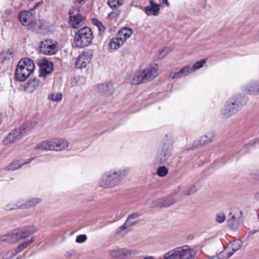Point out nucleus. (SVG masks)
I'll use <instances>...</instances> for the list:
<instances>
[{
	"instance_id": "obj_53",
	"label": "nucleus",
	"mask_w": 259,
	"mask_h": 259,
	"mask_svg": "<svg viewBox=\"0 0 259 259\" xmlns=\"http://www.w3.org/2000/svg\"><path fill=\"white\" fill-rule=\"evenodd\" d=\"M256 175L257 177H259V171L256 172Z\"/></svg>"
},
{
	"instance_id": "obj_6",
	"label": "nucleus",
	"mask_w": 259,
	"mask_h": 259,
	"mask_svg": "<svg viewBox=\"0 0 259 259\" xmlns=\"http://www.w3.org/2000/svg\"><path fill=\"white\" fill-rule=\"evenodd\" d=\"M93 39L91 29L87 27L78 30L74 37V44L76 47L84 48L89 46Z\"/></svg>"
},
{
	"instance_id": "obj_27",
	"label": "nucleus",
	"mask_w": 259,
	"mask_h": 259,
	"mask_svg": "<svg viewBox=\"0 0 259 259\" xmlns=\"http://www.w3.org/2000/svg\"><path fill=\"white\" fill-rule=\"evenodd\" d=\"M132 34V30L127 27L121 29L117 34L119 38H121L124 43Z\"/></svg>"
},
{
	"instance_id": "obj_22",
	"label": "nucleus",
	"mask_w": 259,
	"mask_h": 259,
	"mask_svg": "<svg viewBox=\"0 0 259 259\" xmlns=\"http://www.w3.org/2000/svg\"><path fill=\"white\" fill-rule=\"evenodd\" d=\"M150 6L146 7L144 9L145 13L148 16L153 15L156 16L159 12V5L155 4L153 1H150Z\"/></svg>"
},
{
	"instance_id": "obj_11",
	"label": "nucleus",
	"mask_w": 259,
	"mask_h": 259,
	"mask_svg": "<svg viewBox=\"0 0 259 259\" xmlns=\"http://www.w3.org/2000/svg\"><path fill=\"white\" fill-rule=\"evenodd\" d=\"M93 57V51L90 49L84 50L77 58L75 66L76 68L82 69L87 66Z\"/></svg>"
},
{
	"instance_id": "obj_46",
	"label": "nucleus",
	"mask_w": 259,
	"mask_h": 259,
	"mask_svg": "<svg viewBox=\"0 0 259 259\" xmlns=\"http://www.w3.org/2000/svg\"><path fill=\"white\" fill-rule=\"evenodd\" d=\"M160 2L165 4L167 7L169 6V4L167 0H160Z\"/></svg>"
},
{
	"instance_id": "obj_35",
	"label": "nucleus",
	"mask_w": 259,
	"mask_h": 259,
	"mask_svg": "<svg viewBox=\"0 0 259 259\" xmlns=\"http://www.w3.org/2000/svg\"><path fill=\"white\" fill-rule=\"evenodd\" d=\"M206 62L205 59H202L200 61H198L194 64L192 66H190L192 72H194L196 70L198 69L204 65Z\"/></svg>"
},
{
	"instance_id": "obj_16",
	"label": "nucleus",
	"mask_w": 259,
	"mask_h": 259,
	"mask_svg": "<svg viewBox=\"0 0 259 259\" xmlns=\"http://www.w3.org/2000/svg\"><path fill=\"white\" fill-rule=\"evenodd\" d=\"M23 136L19 127L15 128L3 140V143L6 145L21 140Z\"/></svg>"
},
{
	"instance_id": "obj_55",
	"label": "nucleus",
	"mask_w": 259,
	"mask_h": 259,
	"mask_svg": "<svg viewBox=\"0 0 259 259\" xmlns=\"http://www.w3.org/2000/svg\"><path fill=\"white\" fill-rule=\"evenodd\" d=\"M112 13H111L109 15V17H111V15H112Z\"/></svg>"
},
{
	"instance_id": "obj_33",
	"label": "nucleus",
	"mask_w": 259,
	"mask_h": 259,
	"mask_svg": "<svg viewBox=\"0 0 259 259\" xmlns=\"http://www.w3.org/2000/svg\"><path fill=\"white\" fill-rule=\"evenodd\" d=\"M108 5L112 9H115L123 5V0H108Z\"/></svg>"
},
{
	"instance_id": "obj_58",
	"label": "nucleus",
	"mask_w": 259,
	"mask_h": 259,
	"mask_svg": "<svg viewBox=\"0 0 259 259\" xmlns=\"http://www.w3.org/2000/svg\"><path fill=\"white\" fill-rule=\"evenodd\" d=\"M2 259H10V258L7 257V258H2Z\"/></svg>"
},
{
	"instance_id": "obj_40",
	"label": "nucleus",
	"mask_w": 259,
	"mask_h": 259,
	"mask_svg": "<svg viewBox=\"0 0 259 259\" xmlns=\"http://www.w3.org/2000/svg\"><path fill=\"white\" fill-rule=\"evenodd\" d=\"M225 215L223 213H218L216 215L215 220L219 223H222L225 220Z\"/></svg>"
},
{
	"instance_id": "obj_57",
	"label": "nucleus",
	"mask_w": 259,
	"mask_h": 259,
	"mask_svg": "<svg viewBox=\"0 0 259 259\" xmlns=\"http://www.w3.org/2000/svg\"><path fill=\"white\" fill-rule=\"evenodd\" d=\"M130 229H128V230H127V231H126V233L128 232H130Z\"/></svg>"
},
{
	"instance_id": "obj_52",
	"label": "nucleus",
	"mask_w": 259,
	"mask_h": 259,
	"mask_svg": "<svg viewBox=\"0 0 259 259\" xmlns=\"http://www.w3.org/2000/svg\"><path fill=\"white\" fill-rule=\"evenodd\" d=\"M78 3H81L83 0H76Z\"/></svg>"
},
{
	"instance_id": "obj_2",
	"label": "nucleus",
	"mask_w": 259,
	"mask_h": 259,
	"mask_svg": "<svg viewBox=\"0 0 259 259\" xmlns=\"http://www.w3.org/2000/svg\"><path fill=\"white\" fill-rule=\"evenodd\" d=\"M125 176V172L123 169H111L102 175L99 181V185L105 188H114L118 185Z\"/></svg>"
},
{
	"instance_id": "obj_32",
	"label": "nucleus",
	"mask_w": 259,
	"mask_h": 259,
	"mask_svg": "<svg viewBox=\"0 0 259 259\" xmlns=\"http://www.w3.org/2000/svg\"><path fill=\"white\" fill-rule=\"evenodd\" d=\"M1 240L3 242L13 243L18 241L16 236L15 235L14 231L9 234L5 235L1 237Z\"/></svg>"
},
{
	"instance_id": "obj_45",
	"label": "nucleus",
	"mask_w": 259,
	"mask_h": 259,
	"mask_svg": "<svg viewBox=\"0 0 259 259\" xmlns=\"http://www.w3.org/2000/svg\"><path fill=\"white\" fill-rule=\"evenodd\" d=\"M34 159V158H29L27 159V160L25 162H22V163H24V165L28 164L30 163Z\"/></svg>"
},
{
	"instance_id": "obj_12",
	"label": "nucleus",
	"mask_w": 259,
	"mask_h": 259,
	"mask_svg": "<svg viewBox=\"0 0 259 259\" xmlns=\"http://www.w3.org/2000/svg\"><path fill=\"white\" fill-rule=\"evenodd\" d=\"M41 53L46 55H53L58 50L57 45L51 39L42 41L39 46Z\"/></svg>"
},
{
	"instance_id": "obj_19",
	"label": "nucleus",
	"mask_w": 259,
	"mask_h": 259,
	"mask_svg": "<svg viewBox=\"0 0 259 259\" xmlns=\"http://www.w3.org/2000/svg\"><path fill=\"white\" fill-rule=\"evenodd\" d=\"M37 123L36 121H29L25 123L21 124L19 127V129L24 136L29 134L32 130L36 127Z\"/></svg>"
},
{
	"instance_id": "obj_44",
	"label": "nucleus",
	"mask_w": 259,
	"mask_h": 259,
	"mask_svg": "<svg viewBox=\"0 0 259 259\" xmlns=\"http://www.w3.org/2000/svg\"><path fill=\"white\" fill-rule=\"evenodd\" d=\"M33 241V240L31 239V240L23 242L20 244L22 246L23 249H24V248L29 246Z\"/></svg>"
},
{
	"instance_id": "obj_23",
	"label": "nucleus",
	"mask_w": 259,
	"mask_h": 259,
	"mask_svg": "<svg viewBox=\"0 0 259 259\" xmlns=\"http://www.w3.org/2000/svg\"><path fill=\"white\" fill-rule=\"evenodd\" d=\"M97 91L102 95L108 96L112 94L113 88L111 84H102L97 85Z\"/></svg>"
},
{
	"instance_id": "obj_48",
	"label": "nucleus",
	"mask_w": 259,
	"mask_h": 259,
	"mask_svg": "<svg viewBox=\"0 0 259 259\" xmlns=\"http://www.w3.org/2000/svg\"><path fill=\"white\" fill-rule=\"evenodd\" d=\"M254 197L256 199L259 200V191L255 194Z\"/></svg>"
},
{
	"instance_id": "obj_5",
	"label": "nucleus",
	"mask_w": 259,
	"mask_h": 259,
	"mask_svg": "<svg viewBox=\"0 0 259 259\" xmlns=\"http://www.w3.org/2000/svg\"><path fill=\"white\" fill-rule=\"evenodd\" d=\"M196 252L187 245L172 249L163 255L164 259H193Z\"/></svg>"
},
{
	"instance_id": "obj_28",
	"label": "nucleus",
	"mask_w": 259,
	"mask_h": 259,
	"mask_svg": "<svg viewBox=\"0 0 259 259\" xmlns=\"http://www.w3.org/2000/svg\"><path fill=\"white\" fill-rule=\"evenodd\" d=\"M40 201L41 199L40 198H31L24 203H21L20 208L21 209L31 208L35 206L36 204H38Z\"/></svg>"
},
{
	"instance_id": "obj_24",
	"label": "nucleus",
	"mask_w": 259,
	"mask_h": 259,
	"mask_svg": "<svg viewBox=\"0 0 259 259\" xmlns=\"http://www.w3.org/2000/svg\"><path fill=\"white\" fill-rule=\"evenodd\" d=\"M39 81L36 78H33L30 80L26 84L24 85L25 91L29 93H33L39 86Z\"/></svg>"
},
{
	"instance_id": "obj_41",
	"label": "nucleus",
	"mask_w": 259,
	"mask_h": 259,
	"mask_svg": "<svg viewBox=\"0 0 259 259\" xmlns=\"http://www.w3.org/2000/svg\"><path fill=\"white\" fill-rule=\"evenodd\" d=\"M87 239V237L85 235H79L76 237V242L77 243L84 242Z\"/></svg>"
},
{
	"instance_id": "obj_31",
	"label": "nucleus",
	"mask_w": 259,
	"mask_h": 259,
	"mask_svg": "<svg viewBox=\"0 0 259 259\" xmlns=\"http://www.w3.org/2000/svg\"><path fill=\"white\" fill-rule=\"evenodd\" d=\"M24 163L20 160L14 161L10 163L5 168V169L7 171H14L21 168Z\"/></svg>"
},
{
	"instance_id": "obj_8",
	"label": "nucleus",
	"mask_w": 259,
	"mask_h": 259,
	"mask_svg": "<svg viewBox=\"0 0 259 259\" xmlns=\"http://www.w3.org/2000/svg\"><path fill=\"white\" fill-rule=\"evenodd\" d=\"M243 222V216L241 211L239 210H232L228 215L227 224L229 228L236 231Z\"/></svg>"
},
{
	"instance_id": "obj_30",
	"label": "nucleus",
	"mask_w": 259,
	"mask_h": 259,
	"mask_svg": "<svg viewBox=\"0 0 259 259\" xmlns=\"http://www.w3.org/2000/svg\"><path fill=\"white\" fill-rule=\"evenodd\" d=\"M193 73L190 66H186L182 68L179 72H175L172 79L179 78L183 76H185L188 74Z\"/></svg>"
},
{
	"instance_id": "obj_43",
	"label": "nucleus",
	"mask_w": 259,
	"mask_h": 259,
	"mask_svg": "<svg viewBox=\"0 0 259 259\" xmlns=\"http://www.w3.org/2000/svg\"><path fill=\"white\" fill-rule=\"evenodd\" d=\"M23 250V248H22L21 244H20L16 249L15 252L14 253H12V254L11 255L10 257H12L13 256L16 255L18 253L21 252Z\"/></svg>"
},
{
	"instance_id": "obj_1",
	"label": "nucleus",
	"mask_w": 259,
	"mask_h": 259,
	"mask_svg": "<svg viewBox=\"0 0 259 259\" xmlns=\"http://www.w3.org/2000/svg\"><path fill=\"white\" fill-rule=\"evenodd\" d=\"M245 105L241 95H235L225 102L221 109V115L224 118H229L236 115Z\"/></svg>"
},
{
	"instance_id": "obj_20",
	"label": "nucleus",
	"mask_w": 259,
	"mask_h": 259,
	"mask_svg": "<svg viewBox=\"0 0 259 259\" xmlns=\"http://www.w3.org/2000/svg\"><path fill=\"white\" fill-rule=\"evenodd\" d=\"M242 242L239 240L230 243L227 248L229 249L230 251L226 253L225 256H223V259H228L229 258L235 251L240 248ZM222 255H224V254Z\"/></svg>"
},
{
	"instance_id": "obj_49",
	"label": "nucleus",
	"mask_w": 259,
	"mask_h": 259,
	"mask_svg": "<svg viewBox=\"0 0 259 259\" xmlns=\"http://www.w3.org/2000/svg\"><path fill=\"white\" fill-rule=\"evenodd\" d=\"M143 259H154V257L151 256H148L144 257Z\"/></svg>"
},
{
	"instance_id": "obj_42",
	"label": "nucleus",
	"mask_w": 259,
	"mask_h": 259,
	"mask_svg": "<svg viewBox=\"0 0 259 259\" xmlns=\"http://www.w3.org/2000/svg\"><path fill=\"white\" fill-rule=\"evenodd\" d=\"M96 25L98 27L99 31L100 33L103 32L105 30V27L101 22L97 21L96 22Z\"/></svg>"
},
{
	"instance_id": "obj_39",
	"label": "nucleus",
	"mask_w": 259,
	"mask_h": 259,
	"mask_svg": "<svg viewBox=\"0 0 259 259\" xmlns=\"http://www.w3.org/2000/svg\"><path fill=\"white\" fill-rule=\"evenodd\" d=\"M117 255L120 257H126L132 254V252L128 250H119L117 251Z\"/></svg>"
},
{
	"instance_id": "obj_56",
	"label": "nucleus",
	"mask_w": 259,
	"mask_h": 259,
	"mask_svg": "<svg viewBox=\"0 0 259 259\" xmlns=\"http://www.w3.org/2000/svg\"><path fill=\"white\" fill-rule=\"evenodd\" d=\"M257 36L259 37V30H258V32H257Z\"/></svg>"
},
{
	"instance_id": "obj_10",
	"label": "nucleus",
	"mask_w": 259,
	"mask_h": 259,
	"mask_svg": "<svg viewBox=\"0 0 259 259\" xmlns=\"http://www.w3.org/2000/svg\"><path fill=\"white\" fill-rule=\"evenodd\" d=\"M69 23L74 28H78L84 24L85 17L78 12L77 9L71 7L69 10Z\"/></svg>"
},
{
	"instance_id": "obj_25",
	"label": "nucleus",
	"mask_w": 259,
	"mask_h": 259,
	"mask_svg": "<svg viewBox=\"0 0 259 259\" xmlns=\"http://www.w3.org/2000/svg\"><path fill=\"white\" fill-rule=\"evenodd\" d=\"M131 82L135 85L146 82L143 76V71L136 72L131 77Z\"/></svg>"
},
{
	"instance_id": "obj_3",
	"label": "nucleus",
	"mask_w": 259,
	"mask_h": 259,
	"mask_svg": "<svg viewBox=\"0 0 259 259\" xmlns=\"http://www.w3.org/2000/svg\"><path fill=\"white\" fill-rule=\"evenodd\" d=\"M35 65L29 58H25L20 60L15 70L16 78L20 81L26 80L33 73Z\"/></svg>"
},
{
	"instance_id": "obj_38",
	"label": "nucleus",
	"mask_w": 259,
	"mask_h": 259,
	"mask_svg": "<svg viewBox=\"0 0 259 259\" xmlns=\"http://www.w3.org/2000/svg\"><path fill=\"white\" fill-rule=\"evenodd\" d=\"M197 192V189L195 186L192 185L188 188V191H184L182 193L183 195H191L194 194Z\"/></svg>"
},
{
	"instance_id": "obj_4",
	"label": "nucleus",
	"mask_w": 259,
	"mask_h": 259,
	"mask_svg": "<svg viewBox=\"0 0 259 259\" xmlns=\"http://www.w3.org/2000/svg\"><path fill=\"white\" fill-rule=\"evenodd\" d=\"M68 147V143L64 139L53 138L41 141L35 147V149L45 151H60Z\"/></svg>"
},
{
	"instance_id": "obj_26",
	"label": "nucleus",
	"mask_w": 259,
	"mask_h": 259,
	"mask_svg": "<svg viewBox=\"0 0 259 259\" xmlns=\"http://www.w3.org/2000/svg\"><path fill=\"white\" fill-rule=\"evenodd\" d=\"M124 43L121 38L116 35L111 39L108 44L109 48L112 50H117L119 49Z\"/></svg>"
},
{
	"instance_id": "obj_54",
	"label": "nucleus",
	"mask_w": 259,
	"mask_h": 259,
	"mask_svg": "<svg viewBox=\"0 0 259 259\" xmlns=\"http://www.w3.org/2000/svg\"><path fill=\"white\" fill-rule=\"evenodd\" d=\"M67 256H70L71 255V253L70 254H69L68 253H67V255H66Z\"/></svg>"
},
{
	"instance_id": "obj_15",
	"label": "nucleus",
	"mask_w": 259,
	"mask_h": 259,
	"mask_svg": "<svg viewBox=\"0 0 259 259\" xmlns=\"http://www.w3.org/2000/svg\"><path fill=\"white\" fill-rule=\"evenodd\" d=\"M140 214L137 212H135L130 214L125 223L117 229L116 234H119L123 231L127 229L128 227H132L136 225L138 222L137 219L140 217Z\"/></svg>"
},
{
	"instance_id": "obj_17",
	"label": "nucleus",
	"mask_w": 259,
	"mask_h": 259,
	"mask_svg": "<svg viewBox=\"0 0 259 259\" xmlns=\"http://www.w3.org/2000/svg\"><path fill=\"white\" fill-rule=\"evenodd\" d=\"M143 76L146 82L151 81L158 76L157 68L149 66L144 69L143 70Z\"/></svg>"
},
{
	"instance_id": "obj_14",
	"label": "nucleus",
	"mask_w": 259,
	"mask_h": 259,
	"mask_svg": "<svg viewBox=\"0 0 259 259\" xmlns=\"http://www.w3.org/2000/svg\"><path fill=\"white\" fill-rule=\"evenodd\" d=\"M214 132L210 131L206 133L204 135L201 137L199 140L195 141L191 149L197 148L199 147L203 146L209 144L214 138Z\"/></svg>"
},
{
	"instance_id": "obj_18",
	"label": "nucleus",
	"mask_w": 259,
	"mask_h": 259,
	"mask_svg": "<svg viewBox=\"0 0 259 259\" xmlns=\"http://www.w3.org/2000/svg\"><path fill=\"white\" fill-rule=\"evenodd\" d=\"M175 198L170 195L166 198L159 199L153 203V206H158L160 207H168L176 202Z\"/></svg>"
},
{
	"instance_id": "obj_37",
	"label": "nucleus",
	"mask_w": 259,
	"mask_h": 259,
	"mask_svg": "<svg viewBox=\"0 0 259 259\" xmlns=\"http://www.w3.org/2000/svg\"><path fill=\"white\" fill-rule=\"evenodd\" d=\"M157 173L159 176L163 177L168 174V169L165 166H160L158 168Z\"/></svg>"
},
{
	"instance_id": "obj_51",
	"label": "nucleus",
	"mask_w": 259,
	"mask_h": 259,
	"mask_svg": "<svg viewBox=\"0 0 259 259\" xmlns=\"http://www.w3.org/2000/svg\"><path fill=\"white\" fill-rule=\"evenodd\" d=\"M161 53H164V54H163V56H164V55H166V51H162Z\"/></svg>"
},
{
	"instance_id": "obj_50",
	"label": "nucleus",
	"mask_w": 259,
	"mask_h": 259,
	"mask_svg": "<svg viewBox=\"0 0 259 259\" xmlns=\"http://www.w3.org/2000/svg\"><path fill=\"white\" fill-rule=\"evenodd\" d=\"M42 4V2H41V3H38L36 4V5H35V6L34 8L37 7V6H38V5H40V4Z\"/></svg>"
},
{
	"instance_id": "obj_47",
	"label": "nucleus",
	"mask_w": 259,
	"mask_h": 259,
	"mask_svg": "<svg viewBox=\"0 0 259 259\" xmlns=\"http://www.w3.org/2000/svg\"><path fill=\"white\" fill-rule=\"evenodd\" d=\"M256 141H253V142H251L250 143H249V144H248L247 145H246V146H252V145H255V144L256 143Z\"/></svg>"
},
{
	"instance_id": "obj_21",
	"label": "nucleus",
	"mask_w": 259,
	"mask_h": 259,
	"mask_svg": "<svg viewBox=\"0 0 259 259\" xmlns=\"http://www.w3.org/2000/svg\"><path fill=\"white\" fill-rule=\"evenodd\" d=\"M244 91L251 95L259 94V80L250 81L244 87Z\"/></svg>"
},
{
	"instance_id": "obj_7",
	"label": "nucleus",
	"mask_w": 259,
	"mask_h": 259,
	"mask_svg": "<svg viewBox=\"0 0 259 259\" xmlns=\"http://www.w3.org/2000/svg\"><path fill=\"white\" fill-rule=\"evenodd\" d=\"M19 19L23 25L30 27L32 25L31 28L33 31L39 33H44L46 26L42 25L37 28V26L38 24L33 21V16L30 12L27 11L21 12L19 15Z\"/></svg>"
},
{
	"instance_id": "obj_36",
	"label": "nucleus",
	"mask_w": 259,
	"mask_h": 259,
	"mask_svg": "<svg viewBox=\"0 0 259 259\" xmlns=\"http://www.w3.org/2000/svg\"><path fill=\"white\" fill-rule=\"evenodd\" d=\"M21 204L20 203L15 204L13 202H10L5 206V209L7 210H12L20 208Z\"/></svg>"
},
{
	"instance_id": "obj_13",
	"label": "nucleus",
	"mask_w": 259,
	"mask_h": 259,
	"mask_svg": "<svg viewBox=\"0 0 259 259\" xmlns=\"http://www.w3.org/2000/svg\"><path fill=\"white\" fill-rule=\"evenodd\" d=\"M36 231V229L34 226H26L14 230L18 241L32 235Z\"/></svg>"
},
{
	"instance_id": "obj_9",
	"label": "nucleus",
	"mask_w": 259,
	"mask_h": 259,
	"mask_svg": "<svg viewBox=\"0 0 259 259\" xmlns=\"http://www.w3.org/2000/svg\"><path fill=\"white\" fill-rule=\"evenodd\" d=\"M172 146L169 142L163 143L159 148L156 160L161 163L166 161L171 155Z\"/></svg>"
},
{
	"instance_id": "obj_29",
	"label": "nucleus",
	"mask_w": 259,
	"mask_h": 259,
	"mask_svg": "<svg viewBox=\"0 0 259 259\" xmlns=\"http://www.w3.org/2000/svg\"><path fill=\"white\" fill-rule=\"evenodd\" d=\"M53 63L50 62L45 61L40 65L41 73L40 76L42 75L44 73L45 74H48L52 72L53 71Z\"/></svg>"
},
{
	"instance_id": "obj_34",
	"label": "nucleus",
	"mask_w": 259,
	"mask_h": 259,
	"mask_svg": "<svg viewBox=\"0 0 259 259\" xmlns=\"http://www.w3.org/2000/svg\"><path fill=\"white\" fill-rule=\"evenodd\" d=\"M48 98L53 101L59 102L62 99V95L61 93H53L49 94Z\"/></svg>"
}]
</instances>
